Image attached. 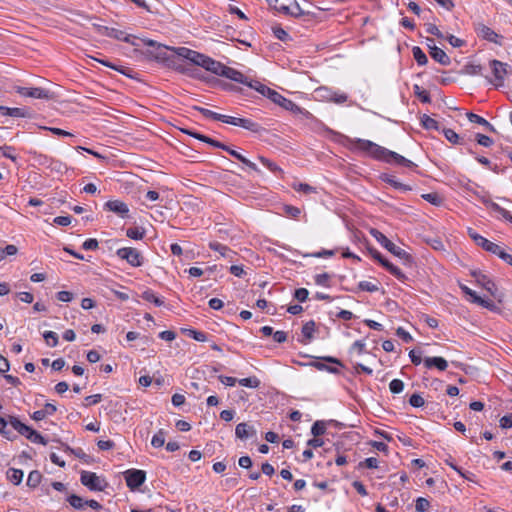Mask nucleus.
<instances>
[{"label": "nucleus", "mask_w": 512, "mask_h": 512, "mask_svg": "<svg viewBox=\"0 0 512 512\" xmlns=\"http://www.w3.org/2000/svg\"><path fill=\"white\" fill-rule=\"evenodd\" d=\"M474 30L479 37H481L489 42H492V43H496V44L499 43V41H498L499 35L494 30H492L490 27L486 26L485 24H483V23L474 24Z\"/></svg>", "instance_id": "nucleus-13"}, {"label": "nucleus", "mask_w": 512, "mask_h": 512, "mask_svg": "<svg viewBox=\"0 0 512 512\" xmlns=\"http://www.w3.org/2000/svg\"><path fill=\"white\" fill-rule=\"evenodd\" d=\"M194 138L202 141V142H205L215 148H220L222 150H225L227 149V145H225L224 143L220 142V141H217L215 139H212L206 135H203V134H196L194 135Z\"/></svg>", "instance_id": "nucleus-32"}, {"label": "nucleus", "mask_w": 512, "mask_h": 512, "mask_svg": "<svg viewBox=\"0 0 512 512\" xmlns=\"http://www.w3.org/2000/svg\"><path fill=\"white\" fill-rule=\"evenodd\" d=\"M491 207L492 209L497 212L502 218H504L506 221L508 220V218L511 217V213L506 210L505 208L501 207L500 205H498L497 203H492L491 204Z\"/></svg>", "instance_id": "nucleus-59"}, {"label": "nucleus", "mask_w": 512, "mask_h": 512, "mask_svg": "<svg viewBox=\"0 0 512 512\" xmlns=\"http://www.w3.org/2000/svg\"><path fill=\"white\" fill-rule=\"evenodd\" d=\"M197 66H200L204 68L205 70L219 76L224 75L225 65L222 64L219 61H216L204 54H201V58L199 59V63L196 64Z\"/></svg>", "instance_id": "nucleus-10"}, {"label": "nucleus", "mask_w": 512, "mask_h": 512, "mask_svg": "<svg viewBox=\"0 0 512 512\" xmlns=\"http://www.w3.org/2000/svg\"><path fill=\"white\" fill-rule=\"evenodd\" d=\"M422 198L435 206H440L443 202L442 197L438 193H435V192L423 194Z\"/></svg>", "instance_id": "nucleus-41"}, {"label": "nucleus", "mask_w": 512, "mask_h": 512, "mask_svg": "<svg viewBox=\"0 0 512 512\" xmlns=\"http://www.w3.org/2000/svg\"><path fill=\"white\" fill-rule=\"evenodd\" d=\"M57 411V408L52 403H46L41 410L35 411L31 418L35 421H41L45 419L47 416H52Z\"/></svg>", "instance_id": "nucleus-19"}, {"label": "nucleus", "mask_w": 512, "mask_h": 512, "mask_svg": "<svg viewBox=\"0 0 512 512\" xmlns=\"http://www.w3.org/2000/svg\"><path fill=\"white\" fill-rule=\"evenodd\" d=\"M430 55L441 65L447 66L451 63L449 56L439 47H430Z\"/></svg>", "instance_id": "nucleus-21"}, {"label": "nucleus", "mask_w": 512, "mask_h": 512, "mask_svg": "<svg viewBox=\"0 0 512 512\" xmlns=\"http://www.w3.org/2000/svg\"><path fill=\"white\" fill-rule=\"evenodd\" d=\"M196 109L206 118H211L216 121H220L221 119V114L216 113L212 110L203 107H196Z\"/></svg>", "instance_id": "nucleus-53"}, {"label": "nucleus", "mask_w": 512, "mask_h": 512, "mask_svg": "<svg viewBox=\"0 0 512 512\" xmlns=\"http://www.w3.org/2000/svg\"><path fill=\"white\" fill-rule=\"evenodd\" d=\"M476 140L479 145L484 146V147H490L493 144L492 138H490L487 135L480 134V133H478L476 135Z\"/></svg>", "instance_id": "nucleus-60"}, {"label": "nucleus", "mask_w": 512, "mask_h": 512, "mask_svg": "<svg viewBox=\"0 0 512 512\" xmlns=\"http://www.w3.org/2000/svg\"><path fill=\"white\" fill-rule=\"evenodd\" d=\"M284 15L300 18L311 17L313 16V13H311L308 9H301V4L297 0H292L291 4H289V11H285Z\"/></svg>", "instance_id": "nucleus-15"}, {"label": "nucleus", "mask_w": 512, "mask_h": 512, "mask_svg": "<svg viewBox=\"0 0 512 512\" xmlns=\"http://www.w3.org/2000/svg\"><path fill=\"white\" fill-rule=\"evenodd\" d=\"M309 292L306 288H298L295 290L294 297L299 302H305L308 298Z\"/></svg>", "instance_id": "nucleus-61"}, {"label": "nucleus", "mask_w": 512, "mask_h": 512, "mask_svg": "<svg viewBox=\"0 0 512 512\" xmlns=\"http://www.w3.org/2000/svg\"><path fill=\"white\" fill-rule=\"evenodd\" d=\"M409 404L415 408H419L424 405V399L420 394L415 393L410 396Z\"/></svg>", "instance_id": "nucleus-58"}, {"label": "nucleus", "mask_w": 512, "mask_h": 512, "mask_svg": "<svg viewBox=\"0 0 512 512\" xmlns=\"http://www.w3.org/2000/svg\"><path fill=\"white\" fill-rule=\"evenodd\" d=\"M467 118L471 123H476L485 126L490 131H494V127L491 123H489L486 119L483 117L474 114L472 112L467 113Z\"/></svg>", "instance_id": "nucleus-31"}, {"label": "nucleus", "mask_w": 512, "mask_h": 512, "mask_svg": "<svg viewBox=\"0 0 512 512\" xmlns=\"http://www.w3.org/2000/svg\"><path fill=\"white\" fill-rule=\"evenodd\" d=\"M209 247L210 249L219 252L223 257H226L231 253V250L227 246L219 242H211Z\"/></svg>", "instance_id": "nucleus-44"}, {"label": "nucleus", "mask_w": 512, "mask_h": 512, "mask_svg": "<svg viewBox=\"0 0 512 512\" xmlns=\"http://www.w3.org/2000/svg\"><path fill=\"white\" fill-rule=\"evenodd\" d=\"M272 31L274 36L281 41H287L290 39L289 34L280 26L273 27Z\"/></svg>", "instance_id": "nucleus-55"}, {"label": "nucleus", "mask_w": 512, "mask_h": 512, "mask_svg": "<svg viewBox=\"0 0 512 512\" xmlns=\"http://www.w3.org/2000/svg\"><path fill=\"white\" fill-rule=\"evenodd\" d=\"M43 338L46 344L50 347H55L58 344V335L53 331H45L43 334Z\"/></svg>", "instance_id": "nucleus-42"}, {"label": "nucleus", "mask_w": 512, "mask_h": 512, "mask_svg": "<svg viewBox=\"0 0 512 512\" xmlns=\"http://www.w3.org/2000/svg\"><path fill=\"white\" fill-rule=\"evenodd\" d=\"M69 504L75 509H82L85 506V501L78 495L72 494L68 497Z\"/></svg>", "instance_id": "nucleus-47"}, {"label": "nucleus", "mask_w": 512, "mask_h": 512, "mask_svg": "<svg viewBox=\"0 0 512 512\" xmlns=\"http://www.w3.org/2000/svg\"><path fill=\"white\" fill-rule=\"evenodd\" d=\"M381 179L397 190L406 192V191H410L412 189L409 185L401 183L398 180H396L393 176H390L387 174H383L381 176Z\"/></svg>", "instance_id": "nucleus-25"}, {"label": "nucleus", "mask_w": 512, "mask_h": 512, "mask_svg": "<svg viewBox=\"0 0 512 512\" xmlns=\"http://www.w3.org/2000/svg\"><path fill=\"white\" fill-rule=\"evenodd\" d=\"M315 283L320 286L329 287L330 275L327 273L317 274L315 276Z\"/></svg>", "instance_id": "nucleus-57"}, {"label": "nucleus", "mask_w": 512, "mask_h": 512, "mask_svg": "<svg viewBox=\"0 0 512 512\" xmlns=\"http://www.w3.org/2000/svg\"><path fill=\"white\" fill-rule=\"evenodd\" d=\"M414 94L418 97V99L423 103H430L431 98L428 91L422 89L419 85H414L413 87Z\"/></svg>", "instance_id": "nucleus-37"}, {"label": "nucleus", "mask_w": 512, "mask_h": 512, "mask_svg": "<svg viewBox=\"0 0 512 512\" xmlns=\"http://www.w3.org/2000/svg\"><path fill=\"white\" fill-rule=\"evenodd\" d=\"M258 158H259L260 162H261V163H262V164H263L267 169H269L271 172L276 173V172H281V171H282V170H281V168H279V167L277 166V164H276V163H274V162H272L271 160H269V159H267V158H265V157H263V156H259Z\"/></svg>", "instance_id": "nucleus-52"}, {"label": "nucleus", "mask_w": 512, "mask_h": 512, "mask_svg": "<svg viewBox=\"0 0 512 512\" xmlns=\"http://www.w3.org/2000/svg\"><path fill=\"white\" fill-rule=\"evenodd\" d=\"M142 299L154 303L156 306H162L164 301L156 296V294L152 290H146L141 295Z\"/></svg>", "instance_id": "nucleus-33"}, {"label": "nucleus", "mask_w": 512, "mask_h": 512, "mask_svg": "<svg viewBox=\"0 0 512 512\" xmlns=\"http://www.w3.org/2000/svg\"><path fill=\"white\" fill-rule=\"evenodd\" d=\"M396 334L406 343H409L413 340L411 334L402 327L397 328Z\"/></svg>", "instance_id": "nucleus-63"}, {"label": "nucleus", "mask_w": 512, "mask_h": 512, "mask_svg": "<svg viewBox=\"0 0 512 512\" xmlns=\"http://www.w3.org/2000/svg\"><path fill=\"white\" fill-rule=\"evenodd\" d=\"M223 77H226V78L233 80L235 82H238V83L245 82V78H246V76L244 74H242L240 71H238L234 68L228 67V66L225 67Z\"/></svg>", "instance_id": "nucleus-26"}, {"label": "nucleus", "mask_w": 512, "mask_h": 512, "mask_svg": "<svg viewBox=\"0 0 512 512\" xmlns=\"http://www.w3.org/2000/svg\"><path fill=\"white\" fill-rule=\"evenodd\" d=\"M383 267H385L399 281L404 282L407 279L406 275L388 260L383 263Z\"/></svg>", "instance_id": "nucleus-29"}, {"label": "nucleus", "mask_w": 512, "mask_h": 512, "mask_svg": "<svg viewBox=\"0 0 512 512\" xmlns=\"http://www.w3.org/2000/svg\"><path fill=\"white\" fill-rule=\"evenodd\" d=\"M16 92L24 97H31L35 99H50L51 93L41 87H16Z\"/></svg>", "instance_id": "nucleus-11"}, {"label": "nucleus", "mask_w": 512, "mask_h": 512, "mask_svg": "<svg viewBox=\"0 0 512 512\" xmlns=\"http://www.w3.org/2000/svg\"><path fill=\"white\" fill-rule=\"evenodd\" d=\"M126 235L133 240H141L145 235V231L139 228H128Z\"/></svg>", "instance_id": "nucleus-48"}, {"label": "nucleus", "mask_w": 512, "mask_h": 512, "mask_svg": "<svg viewBox=\"0 0 512 512\" xmlns=\"http://www.w3.org/2000/svg\"><path fill=\"white\" fill-rule=\"evenodd\" d=\"M189 336L199 342H205L207 340V334L202 331L189 330Z\"/></svg>", "instance_id": "nucleus-62"}, {"label": "nucleus", "mask_w": 512, "mask_h": 512, "mask_svg": "<svg viewBox=\"0 0 512 512\" xmlns=\"http://www.w3.org/2000/svg\"><path fill=\"white\" fill-rule=\"evenodd\" d=\"M270 100L282 107L283 109L292 112L294 115L300 116L305 119H312L313 115L306 109L298 106L290 99L285 98L283 95L275 91L270 93Z\"/></svg>", "instance_id": "nucleus-3"}, {"label": "nucleus", "mask_w": 512, "mask_h": 512, "mask_svg": "<svg viewBox=\"0 0 512 512\" xmlns=\"http://www.w3.org/2000/svg\"><path fill=\"white\" fill-rule=\"evenodd\" d=\"M500 427L503 429L511 428L512 427V414L504 415L500 421Z\"/></svg>", "instance_id": "nucleus-64"}, {"label": "nucleus", "mask_w": 512, "mask_h": 512, "mask_svg": "<svg viewBox=\"0 0 512 512\" xmlns=\"http://www.w3.org/2000/svg\"><path fill=\"white\" fill-rule=\"evenodd\" d=\"M7 479L14 485H19L22 482L24 473L21 469L9 468L7 470Z\"/></svg>", "instance_id": "nucleus-28"}, {"label": "nucleus", "mask_w": 512, "mask_h": 512, "mask_svg": "<svg viewBox=\"0 0 512 512\" xmlns=\"http://www.w3.org/2000/svg\"><path fill=\"white\" fill-rule=\"evenodd\" d=\"M126 485L131 490L138 489L146 480V472L139 469H129L124 472Z\"/></svg>", "instance_id": "nucleus-8"}, {"label": "nucleus", "mask_w": 512, "mask_h": 512, "mask_svg": "<svg viewBox=\"0 0 512 512\" xmlns=\"http://www.w3.org/2000/svg\"><path fill=\"white\" fill-rule=\"evenodd\" d=\"M40 128L44 129V130H47V131H50L51 133H53L54 135H57V136H62V137L73 136L70 132H68L66 130H63V129H60V128H56V127L41 126Z\"/></svg>", "instance_id": "nucleus-56"}, {"label": "nucleus", "mask_w": 512, "mask_h": 512, "mask_svg": "<svg viewBox=\"0 0 512 512\" xmlns=\"http://www.w3.org/2000/svg\"><path fill=\"white\" fill-rule=\"evenodd\" d=\"M256 433V429L245 422L239 423L235 428V435L241 440L254 437Z\"/></svg>", "instance_id": "nucleus-16"}, {"label": "nucleus", "mask_w": 512, "mask_h": 512, "mask_svg": "<svg viewBox=\"0 0 512 512\" xmlns=\"http://www.w3.org/2000/svg\"><path fill=\"white\" fill-rule=\"evenodd\" d=\"M315 332V322L313 320H310L306 322L302 327V335L303 340H301L302 343L310 342L313 339V335Z\"/></svg>", "instance_id": "nucleus-27"}, {"label": "nucleus", "mask_w": 512, "mask_h": 512, "mask_svg": "<svg viewBox=\"0 0 512 512\" xmlns=\"http://www.w3.org/2000/svg\"><path fill=\"white\" fill-rule=\"evenodd\" d=\"M116 255L120 259L127 261V263L133 267H140L143 264L144 258L142 256V254L136 248H132V247L119 248L116 251Z\"/></svg>", "instance_id": "nucleus-7"}, {"label": "nucleus", "mask_w": 512, "mask_h": 512, "mask_svg": "<svg viewBox=\"0 0 512 512\" xmlns=\"http://www.w3.org/2000/svg\"><path fill=\"white\" fill-rule=\"evenodd\" d=\"M430 502L423 497H419L416 499L415 509L417 512H425L429 509Z\"/></svg>", "instance_id": "nucleus-54"}, {"label": "nucleus", "mask_w": 512, "mask_h": 512, "mask_svg": "<svg viewBox=\"0 0 512 512\" xmlns=\"http://www.w3.org/2000/svg\"><path fill=\"white\" fill-rule=\"evenodd\" d=\"M445 138L452 144H457L459 142V135L452 129L444 128L442 130Z\"/></svg>", "instance_id": "nucleus-51"}, {"label": "nucleus", "mask_w": 512, "mask_h": 512, "mask_svg": "<svg viewBox=\"0 0 512 512\" xmlns=\"http://www.w3.org/2000/svg\"><path fill=\"white\" fill-rule=\"evenodd\" d=\"M326 432V425L323 421H316L311 428V433L315 437H319Z\"/></svg>", "instance_id": "nucleus-46"}, {"label": "nucleus", "mask_w": 512, "mask_h": 512, "mask_svg": "<svg viewBox=\"0 0 512 512\" xmlns=\"http://www.w3.org/2000/svg\"><path fill=\"white\" fill-rule=\"evenodd\" d=\"M421 123H422L423 127L427 130H437V131L440 130L439 123L435 119L431 118L428 115L422 116Z\"/></svg>", "instance_id": "nucleus-34"}, {"label": "nucleus", "mask_w": 512, "mask_h": 512, "mask_svg": "<svg viewBox=\"0 0 512 512\" xmlns=\"http://www.w3.org/2000/svg\"><path fill=\"white\" fill-rule=\"evenodd\" d=\"M424 365L428 369L435 367L440 371H445L448 367V362L443 357H427L424 359Z\"/></svg>", "instance_id": "nucleus-20"}, {"label": "nucleus", "mask_w": 512, "mask_h": 512, "mask_svg": "<svg viewBox=\"0 0 512 512\" xmlns=\"http://www.w3.org/2000/svg\"><path fill=\"white\" fill-rule=\"evenodd\" d=\"M472 275L476 282L486 289L492 296L496 295L497 287L487 275L482 272H473Z\"/></svg>", "instance_id": "nucleus-14"}, {"label": "nucleus", "mask_w": 512, "mask_h": 512, "mask_svg": "<svg viewBox=\"0 0 512 512\" xmlns=\"http://www.w3.org/2000/svg\"><path fill=\"white\" fill-rule=\"evenodd\" d=\"M81 483L92 491H104L108 487L107 481L94 472L83 471Z\"/></svg>", "instance_id": "nucleus-5"}, {"label": "nucleus", "mask_w": 512, "mask_h": 512, "mask_svg": "<svg viewBox=\"0 0 512 512\" xmlns=\"http://www.w3.org/2000/svg\"><path fill=\"white\" fill-rule=\"evenodd\" d=\"M18 248L15 245L9 244L4 249L0 250V261L4 260L7 256L17 254Z\"/></svg>", "instance_id": "nucleus-49"}, {"label": "nucleus", "mask_w": 512, "mask_h": 512, "mask_svg": "<svg viewBox=\"0 0 512 512\" xmlns=\"http://www.w3.org/2000/svg\"><path fill=\"white\" fill-rule=\"evenodd\" d=\"M104 208L107 209L108 211L117 214L121 218L129 217V208L127 204L120 200L107 201L104 205Z\"/></svg>", "instance_id": "nucleus-12"}, {"label": "nucleus", "mask_w": 512, "mask_h": 512, "mask_svg": "<svg viewBox=\"0 0 512 512\" xmlns=\"http://www.w3.org/2000/svg\"><path fill=\"white\" fill-rule=\"evenodd\" d=\"M358 288L362 291L376 292L379 290V282L376 281L375 283H373L370 281H360L358 284Z\"/></svg>", "instance_id": "nucleus-39"}, {"label": "nucleus", "mask_w": 512, "mask_h": 512, "mask_svg": "<svg viewBox=\"0 0 512 512\" xmlns=\"http://www.w3.org/2000/svg\"><path fill=\"white\" fill-rule=\"evenodd\" d=\"M0 113L5 116L17 117V118H27L30 117V113L27 109L24 108H10L6 106L0 105Z\"/></svg>", "instance_id": "nucleus-18"}, {"label": "nucleus", "mask_w": 512, "mask_h": 512, "mask_svg": "<svg viewBox=\"0 0 512 512\" xmlns=\"http://www.w3.org/2000/svg\"><path fill=\"white\" fill-rule=\"evenodd\" d=\"M165 444V432L160 429L151 440V445L155 448H160Z\"/></svg>", "instance_id": "nucleus-40"}, {"label": "nucleus", "mask_w": 512, "mask_h": 512, "mask_svg": "<svg viewBox=\"0 0 512 512\" xmlns=\"http://www.w3.org/2000/svg\"><path fill=\"white\" fill-rule=\"evenodd\" d=\"M370 234L390 253L404 260L405 264H410L412 262L411 256L405 250L390 241L382 232L377 229H371Z\"/></svg>", "instance_id": "nucleus-2"}, {"label": "nucleus", "mask_w": 512, "mask_h": 512, "mask_svg": "<svg viewBox=\"0 0 512 512\" xmlns=\"http://www.w3.org/2000/svg\"><path fill=\"white\" fill-rule=\"evenodd\" d=\"M389 389L393 394H399L404 389V383L400 379H393L389 384Z\"/></svg>", "instance_id": "nucleus-50"}, {"label": "nucleus", "mask_w": 512, "mask_h": 512, "mask_svg": "<svg viewBox=\"0 0 512 512\" xmlns=\"http://www.w3.org/2000/svg\"><path fill=\"white\" fill-rule=\"evenodd\" d=\"M225 151H227L231 156L235 157L237 160L242 162L244 165H246L250 169H252V170H254L256 172L260 171L255 163L251 162L249 159H247L245 156H243L242 154H240L236 150H234V149L230 148L229 146H227V149H225Z\"/></svg>", "instance_id": "nucleus-24"}, {"label": "nucleus", "mask_w": 512, "mask_h": 512, "mask_svg": "<svg viewBox=\"0 0 512 512\" xmlns=\"http://www.w3.org/2000/svg\"><path fill=\"white\" fill-rule=\"evenodd\" d=\"M42 479V475L39 471L33 470L29 473L27 478V485L31 488H36Z\"/></svg>", "instance_id": "nucleus-36"}, {"label": "nucleus", "mask_w": 512, "mask_h": 512, "mask_svg": "<svg viewBox=\"0 0 512 512\" xmlns=\"http://www.w3.org/2000/svg\"><path fill=\"white\" fill-rule=\"evenodd\" d=\"M489 67L493 74V79L489 80L490 83L496 88L502 87L506 76L512 72L511 66L507 63L493 59L489 61Z\"/></svg>", "instance_id": "nucleus-4"}, {"label": "nucleus", "mask_w": 512, "mask_h": 512, "mask_svg": "<svg viewBox=\"0 0 512 512\" xmlns=\"http://www.w3.org/2000/svg\"><path fill=\"white\" fill-rule=\"evenodd\" d=\"M93 27L96 30V32L102 36L110 37L119 41H124L126 43H130L134 45V42L132 41L133 36L126 34L124 31L107 27L104 25L93 23Z\"/></svg>", "instance_id": "nucleus-6"}, {"label": "nucleus", "mask_w": 512, "mask_h": 512, "mask_svg": "<svg viewBox=\"0 0 512 512\" xmlns=\"http://www.w3.org/2000/svg\"><path fill=\"white\" fill-rule=\"evenodd\" d=\"M175 52L177 53L178 56L188 60L189 62L195 65L199 63V59L201 58V53L186 47L176 48Z\"/></svg>", "instance_id": "nucleus-17"}, {"label": "nucleus", "mask_w": 512, "mask_h": 512, "mask_svg": "<svg viewBox=\"0 0 512 512\" xmlns=\"http://www.w3.org/2000/svg\"><path fill=\"white\" fill-rule=\"evenodd\" d=\"M241 386L249 388H258L260 386V380L255 377L242 378L237 381Z\"/></svg>", "instance_id": "nucleus-38"}, {"label": "nucleus", "mask_w": 512, "mask_h": 512, "mask_svg": "<svg viewBox=\"0 0 512 512\" xmlns=\"http://www.w3.org/2000/svg\"><path fill=\"white\" fill-rule=\"evenodd\" d=\"M26 438L33 443H38V444H42V445L47 444V441L44 439V437L32 428Z\"/></svg>", "instance_id": "nucleus-43"}, {"label": "nucleus", "mask_w": 512, "mask_h": 512, "mask_svg": "<svg viewBox=\"0 0 512 512\" xmlns=\"http://www.w3.org/2000/svg\"><path fill=\"white\" fill-rule=\"evenodd\" d=\"M9 425L16 430L19 434L27 437L28 433L31 430V427L22 423L18 418L10 416L9 417Z\"/></svg>", "instance_id": "nucleus-23"}, {"label": "nucleus", "mask_w": 512, "mask_h": 512, "mask_svg": "<svg viewBox=\"0 0 512 512\" xmlns=\"http://www.w3.org/2000/svg\"><path fill=\"white\" fill-rule=\"evenodd\" d=\"M354 149L366 153L368 156L386 162L407 168H415L416 164L404 156L382 147L370 140L355 138L351 140Z\"/></svg>", "instance_id": "nucleus-1"}, {"label": "nucleus", "mask_w": 512, "mask_h": 512, "mask_svg": "<svg viewBox=\"0 0 512 512\" xmlns=\"http://www.w3.org/2000/svg\"><path fill=\"white\" fill-rule=\"evenodd\" d=\"M197 66H200L204 68L205 70L219 76L224 75L225 65L222 64L219 61H216L204 54H201V58L199 59V63L196 64Z\"/></svg>", "instance_id": "nucleus-9"}, {"label": "nucleus", "mask_w": 512, "mask_h": 512, "mask_svg": "<svg viewBox=\"0 0 512 512\" xmlns=\"http://www.w3.org/2000/svg\"><path fill=\"white\" fill-rule=\"evenodd\" d=\"M9 424V420H5L3 417H0V433L7 438L8 440H12L15 435L11 430L7 429V425Z\"/></svg>", "instance_id": "nucleus-45"}, {"label": "nucleus", "mask_w": 512, "mask_h": 512, "mask_svg": "<svg viewBox=\"0 0 512 512\" xmlns=\"http://www.w3.org/2000/svg\"><path fill=\"white\" fill-rule=\"evenodd\" d=\"M412 53H413V57L418 65L422 66V65L427 64L428 58L420 47H418V46L413 47Z\"/></svg>", "instance_id": "nucleus-35"}, {"label": "nucleus", "mask_w": 512, "mask_h": 512, "mask_svg": "<svg viewBox=\"0 0 512 512\" xmlns=\"http://www.w3.org/2000/svg\"><path fill=\"white\" fill-rule=\"evenodd\" d=\"M292 0H267L269 5L273 7L276 11L285 14V11H289V4H291Z\"/></svg>", "instance_id": "nucleus-30"}, {"label": "nucleus", "mask_w": 512, "mask_h": 512, "mask_svg": "<svg viewBox=\"0 0 512 512\" xmlns=\"http://www.w3.org/2000/svg\"><path fill=\"white\" fill-rule=\"evenodd\" d=\"M233 125L242 127L252 132H258L261 128L258 123L252 121L251 119L238 117H235Z\"/></svg>", "instance_id": "nucleus-22"}]
</instances>
